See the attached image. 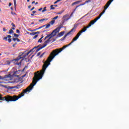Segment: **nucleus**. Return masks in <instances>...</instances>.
I'll list each match as a JSON object with an SVG mask.
<instances>
[{
  "mask_svg": "<svg viewBox=\"0 0 129 129\" xmlns=\"http://www.w3.org/2000/svg\"><path fill=\"white\" fill-rule=\"evenodd\" d=\"M45 71H46V69H45L44 67L42 66V70L40 71V72L35 75L33 79V84H30V85L28 86L26 89L23 90L22 92L20 93L18 96H11V101H17V100L19 99V98H21V97L24 96V95H25V93H27V92H30L31 90H32V89H33L34 88V86L36 85L37 82H38L40 79H42V78L45 73Z\"/></svg>",
  "mask_w": 129,
  "mask_h": 129,
  "instance_id": "f257e3e1",
  "label": "nucleus"
},
{
  "mask_svg": "<svg viewBox=\"0 0 129 129\" xmlns=\"http://www.w3.org/2000/svg\"><path fill=\"white\" fill-rule=\"evenodd\" d=\"M73 43H74V42L72 40V42L69 44L64 45L60 48H57L52 50V51L50 53L49 56L47 58V59L44 62V64L42 66L43 67V68H44V70L47 69V68H48V66L51 64V62L52 60H53V59L55 58V56H57V55H58L59 53H61V52H62L64 50V49L67 48V47H69V46H70L71 45H72Z\"/></svg>",
  "mask_w": 129,
  "mask_h": 129,
  "instance_id": "f03ea898",
  "label": "nucleus"
},
{
  "mask_svg": "<svg viewBox=\"0 0 129 129\" xmlns=\"http://www.w3.org/2000/svg\"><path fill=\"white\" fill-rule=\"evenodd\" d=\"M35 50H34V49H31L28 53H26V51L24 52H20L19 53V55L15 58L14 60L15 61H16L18 62V61H19V60H21V59H24V58H26L27 56L29 55L31 53V52H34Z\"/></svg>",
  "mask_w": 129,
  "mask_h": 129,
  "instance_id": "7ed1b4c3",
  "label": "nucleus"
},
{
  "mask_svg": "<svg viewBox=\"0 0 129 129\" xmlns=\"http://www.w3.org/2000/svg\"><path fill=\"white\" fill-rule=\"evenodd\" d=\"M0 102L2 101H7V102H10V101H12L11 96L8 95L6 96L3 97L2 94H0Z\"/></svg>",
  "mask_w": 129,
  "mask_h": 129,
  "instance_id": "20e7f679",
  "label": "nucleus"
},
{
  "mask_svg": "<svg viewBox=\"0 0 129 129\" xmlns=\"http://www.w3.org/2000/svg\"><path fill=\"white\" fill-rule=\"evenodd\" d=\"M99 20V17L96 18L94 20L91 21L87 26V28H90L92 25H94L95 23L98 20Z\"/></svg>",
  "mask_w": 129,
  "mask_h": 129,
  "instance_id": "39448f33",
  "label": "nucleus"
},
{
  "mask_svg": "<svg viewBox=\"0 0 129 129\" xmlns=\"http://www.w3.org/2000/svg\"><path fill=\"white\" fill-rule=\"evenodd\" d=\"M77 26H78L77 24H75L74 28L69 32V33H70L71 35H73V33L75 32V29L77 28Z\"/></svg>",
  "mask_w": 129,
  "mask_h": 129,
  "instance_id": "423d86ee",
  "label": "nucleus"
},
{
  "mask_svg": "<svg viewBox=\"0 0 129 129\" xmlns=\"http://www.w3.org/2000/svg\"><path fill=\"white\" fill-rule=\"evenodd\" d=\"M59 32H60V29L57 27L55 29H54L52 32L51 33V34L53 35V34H54L52 35V37H55V36H56L57 35V33H59Z\"/></svg>",
  "mask_w": 129,
  "mask_h": 129,
  "instance_id": "0eeeda50",
  "label": "nucleus"
},
{
  "mask_svg": "<svg viewBox=\"0 0 129 129\" xmlns=\"http://www.w3.org/2000/svg\"><path fill=\"white\" fill-rule=\"evenodd\" d=\"M90 2H91V0L86 1L84 4H80V5L77 6L76 7V8L74 10V11L72 13V15L75 12V11H76V10H77V8H79L80 6H83V5H85V4H88V3H90Z\"/></svg>",
  "mask_w": 129,
  "mask_h": 129,
  "instance_id": "6e6552de",
  "label": "nucleus"
},
{
  "mask_svg": "<svg viewBox=\"0 0 129 129\" xmlns=\"http://www.w3.org/2000/svg\"><path fill=\"white\" fill-rule=\"evenodd\" d=\"M52 37H53V36H50L48 40H47L46 41H45L44 43H43V45L45 46V47L48 45V44H49V43H50L51 42V39L52 38Z\"/></svg>",
  "mask_w": 129,
  "mask_h": 129,
  "instance_id": "1a4fd4ad",
  "label": "nucleus"
},
{
  "mask_svg": "<svg viewBox=\"0 0 129 129\" xmlns=\"http://www.w3.org/2000/svg\"><path fill=\"white\" fill-rule=\"evenodd\" d=\"M65 34V31L60 32L57 35L56 38H60V37H62Z\"/></svg>",
  "mask_w": 129,
  "mask_h": 129,
  "instance_id": "9d476101",
  "label": "nucleus"
},
{
  "mask_svg": "<svg viewBox=\"0 0 129 129\" xmlns=\"http://www.w3.org/2000/svg\"><path fill=\"white\" fill-rule=\"evenodd\" d=\"M70 34H71V33H70V32H68L62 38H61L60 39V41H64V40H65V39H66V37H67V36H69V35H70Z\"/></svg>",
  "mask_w": 129,
  "mask_h": 129,
  "instance_id": "9b49d317",
  "label": "nucleus"
},
{
  "mask_svg": "<svg viewBox=\"0 0 129 129\" xmlns=\"http://www.w3.org/2000/svg\"><path fill=\"white\" fill-rule=\"evenodd\" d=\"M89 28H87V27H84V28L82 29L81 31H79V32L81 34H82V33H84V32H85V31H86V30H87V29H88Z\"/></svg>",
  "mask_w": 129,
  "mask_h": 129,
  "instance_id": "f8f14e48",
  "label": "nucleus"
},
{
  "mask_svg": "<svg viewBox=\"0 0 129 129\" xmlns=\"http://www.w3.org/2000/svg\"><path fill=\"white\" fill-rule=\"evenodd\" d=\"M81 2H82V1H77V2L73 3L72 4V7H74V6H75V5H78V4H79V3H81Z\"/></svg>",
  "mask_w": 129,
  "mask_h": 129,
  "instance_id": "ddd939ff",
  "label": "nucleus"
},
{
  "mask_svg": "<svg viewBox=\"0 0 129 129\" xmlns=\"http://www.w3.org/2000/svg\"><path fill=\"white\" fill-rule=\"evenodd\" d=\"M45 47H46V45H44V44H43L42 46H41L40 47H39L36 49V52H39V51H40V50H41V49H43V48H45Z\"/></svg>",
  "mask_w": 129,
  "mask_h": 129,
  "instance_id": "4468645a",
  "label": "nucleus"
},
{
  "mask_svg": "<svg viewBox=\"0 0 129 129\" xmlns=\"http://www.w3.org/2000/svg\"><path fill=\"white\" fill-rule=\"evenodd\" d=\"M110 5V3H109V2H107L106 5H105V7H104V10H107V8H108V7H109Z\"/></svg>",
  "mask_w": 129,
  "mask_h": 129,
  "instance_id": "2eb2a0df",
  "label": "nucleus"
},
{
  "mask_svg": "<svg viewBox=\"0 0 129 129\" xmlns=\"http://www.w3.org/2000/svg\"><path fill=\"white\" fill-rule=\"evenodd\" d=\"M106 10H105L104 8V10L102 11V12H101L100 15H99V16L98 17V18H99V19H100V18L101 17V16H102V15H103V14H104V13H105V11Z\"/></svg>",
  "mask_w": 129,
  "mask_h": 129,
  "instance_id": "dca6fc26",
  "label": "nucleus"
},
{
  "mask_svg": "<svg viewBox=\"0 0 129 129\" xmlns=\"http://www.w3.org/2000/svg\"><path fill=\"white\" fill-rule=\"evenodd\" d=\"M6 78H8V76L6 75L5 76H0V80H5Z\"/></svg>",
  "mask_w": 129,
  "mask_h": 129,
  "instance_id": "f3484780",
  "label": "nucleus"
},
{
  "mask_svg": "<svg viewBox=\"0 0 129 129\" xmlns=\"http://www.w3.org/2000/svg\"><path fill=\"white\" fill-rule=\"evenodd\" d=\"M50 26H51L50 24H45L44 25H43L42 27L43 28L45 27V29H48V28H50Z\"/></svg>",
  "mask_w": 129,
  "mask_h": 129,
  "instance_id": "a211bd4d",
  "label": "nucleus"
},
{
  "mask_svg": "<svg viewBox=\"0 0 129 129\" xmlns=\"http://www.w3.org/2000/svg\"><path fill=\"white\" fill-rule=\"evenodd\" d=\"M52 35V33H51L50 34H48L47 36H46L44 38V41H45V40H47V39H48V38H49V37H51V35Z\"/></svg>",
  "mask_w": 129,
  "mask_h": 129,
  "instance_id": "6ab92c4d",
  "label": "nucleus"
},
{
  "mask_svg": "<svg viewBox=\"0 0 129 129\" xmlns=\"http://www.w3.org/2000/svg\"><path fill=\"white\" fill-rule=\"evenodd\" d=\"M9 34L10 35H12V34H14V30H13V29H10L9 32Z\"/></svg>",
  "mask_w": 129,
  "mask_h": 129,
  "instance_id": "aec40b11",
  "label": "nucleus"
},
{
  "mask_svg": "<svg viewBox=\"0 0 129 129\" xmlns=\"http://www.w3.org/2000/svg\"><path fill=\"white\" fill-rule=\"evenodd\" d=\"M81 33L79 32L76 35V38H77V39H78V38H79V36H80Z\"/></svg>",
  "mask_w": 129,
  "mask_h": 129,
  "instance_id": "412c9836",
  "label": "nucleus"
},
{
  "mask_svg": "<svg viewBox=\"0 0 129 129\" xmlns=\"http://www.w3.org/2000/svg\"><path fill=\"white\" fill-rule=\"evenodd\" d=\"M41 46H42V44H39V45H38L37 46H35V47H34L33 48H32V49H33V51H34V50H35V49H37V48H39V47H41Z\"/></svg>",
  "mask_w": 129,
  "mask_h": 129,
  "instance_id": "4be33fe9",
  "label": "nucleus"
},
{
  "mask_svg": "<svg viewBox=\"0 0 129 129\" xmlns=\"http://www.w3.org/2000/svg\"><path fill=\"white\" fill-rule=\"evenodd\" d=\"M49 24L50 25H54V24H55V20H52L49 22Z\"/></svg>",
  "mask_w": 129,
  "mask_h": 129,
  "instance_id": "5701e85b",
  "label": "nucleus"
},
{
  "mask_svg": "<svg viewBox=\"0 0 129 129\" xmlns=\"http://www.w3.org/2000/svg\"><path fill=\"white\" fill-rule=\"evenodd\" d=\"M64 10H62L61 11H60L59 12L57 13V15H61V14H62V13H64Z\"/></svg>",
  "mask_w": 129,
  "mask_h": 129,
  "instance_id": "b1692460",
  "label": "nucleus"
},
{
  "mask_svg": "<svg viewBox=\"0 0 129 129\" xmlns=\"http://www.w3.org/2000/svg\"><path fill=\"white\" fill-rule=\"evenodd\" d=\"M43 21H48V19H41L39 20V22H43Z\"/></svg>",
  "mask_w": 129,
  "mask_h": 129,
  "instance_id": "393cba45",
  "label": "nucleus"
},
{
  "mask_svg": "<svg viewBox=\"0 0 129 129\" xmlns=\"http://www.w3.org/2000/svg\"><path fill=\"white\" fill-rule=\"evenodd\" d=\"M13 2L14 3V7L16 9V7L17 6V0H13Z\"/></svg>",
  "mask_w": 129,
  "mask_h": 129,
  "instance_id": "a878e982",
  "label": "nucleus"
},
{
  "mask_svg": "<svg viewBox=\"0 0 129 129\" xmlns=\"http://www.w3.org/2000/svg\"><path fill=\"white\" fill-rule=\"evenodd\" d=\"M46 9H47V7H45L43 8V10H42V12L44 13L45 12H47V10H46Z\"/></svg>",
  "mask_w": 129,
  "mask_h": 129,
  "instance_id": "bb28decb",
  "label": "nucleus"
},
{
  "mask_svg": "<svg viewBox=\"0 0 129 129\" xmlns=\"http://www.w3.org/2000/svg\"><path fill=\"white\" fill-rule=\"evenodd\" d=\"M45 53H46V52H43L41 55H40V56H39V58H42V57L44 56V55H45Z\"/></svg>",
  "mask_w": 129,
  "mask_h": 129,
  "instance_id": "cd10ccee",
  "label": "nucleus"
},
{
  "mask_svg": "<svg viewBox=\"0 0 129 129\" xmlns=\"http://www.w3.org/2000/svg\"><path fill=\"white\" fill-rule=\"evenodd\" d=\"M78 38H77L76 36L73 39L72 41H74V42H75V41H77V39Z\"/></svg>",
  "mask_w": 129,
  "mask_h": 129,
  "instance_id": "c85d7f7f",
  "label": "nucleus"
},
{
  "mask_svg": "<svg viewBox=\"0 0 129 129\" xmlns=\"http://www.w3.org/2000/svg\"><path fill=\"white\" fill-rule=\"evenodd\" d=\"M59 30L61 28H65V27H63V25H60L58 27H57Z\"/></svg>",
  "mask_w": 129,
  "mask_h": 129,
  "instance_id": "c756f323",
  "label": "nucleus"
},
{
  "mask_svg": "<svg viewBox=\"0 0 129 129\" xmlns=\"http://www.w3.org/2000/svg\"><path fill=\"white\" fill-rule=\"evenodd\" d=\"M53 7H54V6L51 5L50 6V10H55V8Z\"/></svg>",
  "mask_w": 129,
  "mask_h": 129,
  "instance_id": "7c9ffc66",
  "label": "nucleus"
},
{
  "mask_svg": "<svg viewBox=\"0 0 129 129\" xmlns=\"http://www.w3.org/2000/svg\"><path fill=\"white\" fill-rule=\"evenodd\" d=\"M53 7H54V6L51 5L50 6V10H55V8Z\"/></svg>",
  "mask_w": 129,
  "mask_h": 129,
  "instance_id": "2f4dec72",
  "label": "nucleus"
},
{
  "mask_svg": "<svg viewBox=\"0 0 129 129\" xmlns=\"http://www.w3.org/2000/svg\"><path fill=\"white\" fill-rule=\"evenodd\" d=\"M43 38H42L41 37L38 40V43H42V39Z\"/></svg>",
  "mask_w": 129,
  "mask_h": 129,
  "instance_id": "473e14b6",
  "label": "nucleus"
},
{
  "mask_svg": "<svg viewBox=\"0 0 129 129\" xmlns=\"http://www.w3.org/2000/svg\"><path fill=\"white\" fill-rule=\"evenodd\" d=\"M39 37V35L37 34L33 37V39H37Z\"/></svg>",
  "mask_w": 129,
  "mask_h": 129,
  "instance_id": "72a5a7b5",
  "label": "nucleus"
},
{
  "mask_svg": "<svg viewBox=\"0 0 129 129\" xmlns=\"http://www.w3.org/2000/svg\"><path fill=\"white\" fill-rule=\"evenodd\" d=\"M59 2H61V0H57L56 2L54 3V4L56 5V4H57L58 3H59Z\"/></svg>",
  "mask_w": 129,
  "mask_h": 129,
  "instance_id": "f704fd0d",
  "label": "nucleus"
},
{
  "mask_svg": "<svg viewBox=\"0 0 129 129\" xmlns=\"http://www.w3.org/2000/svg\"><path fill=\"white\" fill-rule=\"evenodd\" d=\"M7 65H10L11 64V61L10 60H7Z\"/></svg>",
  "mask_w": 129,
  "mask_h": 129,
  "instance_id": "c9c22d12",
  "label": "nucleus"
},
{
  "mask_svg": "<svg viewBox=\"0 0 129 129\" xmlns=\"http://www.w3.org/2000/svg\"><path fill=\"white\" fill-rule=\"evenodd\" d=\"M14 37H16V38H19V34H17L16 33L14 34Z\"/></svg>",
  "mask_w": 129,
  "mask_h": 129,
  "instance_id": "e433bc0d",
  "label": "nucleus"
},
{
  "mask_svg": "<svg viewBox=\"0 0 129 129\" xmlns=\"http://www.w3.org/2000/svg\"><path fill=\"white\" fill-rule=\"evenodd\" d=\"M30 35H31V36H35V35H36L35 32H32L30 33Z\"/></svg>",
  "mask_w": 129,
  "mask_h": 129,
  "instance_id": "4c0bfd02",
  "label": "nucleus"
},
{
  "mask_svg": "<svg viewBox=\"0 0 129 129\" xmlns=\"http://www.w3.org/2000/svg\"><path fill=\"white\" fill-rule=\"evenodd\" d=\"M42 52H39L37 54V56L39 57V56H40V55H41Z\"/></svg>",
  "mask_w": 129,
  "mask_h": 129,
  "instance_id": "58836bf2",
  "label": "nucleus"
},
{
  "mask_svg": "<svg viewBox=\"0 0 129 129\" xmlns=\"http://www.w3.org/2000/svg\"><path fill=\"white\" fill-rule=\"evenodd\" d=\"M8 36H6L3 38V40H6V41H8Z\"/></svg>",
  "mask_w": 129,
  "mask_h": 129,
  "instance_id": "ea45409f",
  "label": "nucleus"
},
{
  "mask_svg": "<svg viewBox=\"0 0 129 129\" xmlns=\"http://www.w3.org/2000/svg\"><path fill=\"white\" fill-rule=\"evenodd\" d=\"M57 19H58V16H55V17L52 18V20H57Z\"/></svg>",
  "mask_w": 129,
  "mask_h": 129,
  "instance_id": "a19ab883",
  "label": "nucleus"
},
{
  "mask_svg": "<svg viewBox=\"0 0 129 129\" xmlns=\"http://www.w3.org/2000/svg\"><path fill=\"white\" fill-rule=\"evenodd\" d=\"M11 25L13 28H16V25H15V24L12 23Z\"/></svg>",
  "mask_w": 129,
  "mask_h": 129,
  "instance_id": "79ce46f5",
  "label": "nucleus"
},
{
  "mask_svg": "<svg viewBox=\"0 0 129 129\" xmlns=\"http://www.w3.org/2000/svg\"><path fill=\"white\" fill-rule=\"evenodd\" d=\"M16 33H17V34H20V30L19 29H17Z\"/></svg>",
  "mask_w": 129,
  "mask_h": 129,
  "instance_id": "37998d69",
  "label": "nucleus"
},
{
  "mask_svg": "<svg viewBox=\"0 0 129 129\" xmlns=\"http://www.w3.org/2000/svg\"><path fill=\"white\" fill-rule=\"evenodd\" d=\"M8 42H9V43H11V42H12V39L9 38L8 40Z\"/></svg>",
  "mask_w": 129,
  "mask_h": 129,
  "instance_id": "c03bdc74",
  "label": "nucleus"
},
{
  "mask_svg": "<svg viewBox=\"0 0 129 129\" xmlns=\"http://www.w3.org/2000/svg\"><path fill=\"white\" fill-rule=\"evenodd\" d=\"M25 61H26V62H29V61H30V59H28V58H25Z\"/></svg>",
  "mask_w": 129,
  "mask_h": 129,
  "instance_id": "a18cd8bd",
  "label": "nucleus"
},
{
  "mask_svg": "<svg viewBox=\"0 0 129 129\" xmlns=\"http://www.w3.org/2000/svg\"><path fill=\"white\" fill-rule=\"evenodd\" d=\"M112 2H113V0H109L108 2L110 4H111V3H112Z\"/></svg>",
  "mask_w": 129,
  "mask_h": 129,
  "instance_id": "49530a36",
  "label": "nucleus"
},
{
  "mask_svg": "<svg viewBox=\"0 0 129 129\" xmlns=\"http://www.w3.org/2000/svg\"><path fill=\"white\" fill-rule=\"evenodd\" d=\"M3 31L4 32H7V29H6V28H3Z\"/></svg>",
  "mask_w": 129,
  "mask_h": 129,
  "instance_id": "de8ad7c7",
  "label": "nucleus"
},
{
  "mask_svg": "<svg viewBox=\"0 0 129 129\" xmlns=\"http://www.w3.org/2000/svg\"><path fill=\"white\" fill-rule=\"evenodd\" d=\"M18 72H19V71H16V72H14V75H15V74H18L19 73H18Z\"/></svg>",
  "mask_w": 129,
  "mask_h": 129,
  "instance_id": "09e8293b",
  "label": "nucleus"
},
{
  "mask_svg": "<svg viewBox=\"0 0 129 129\" xmlns=\"http://www.w3.org/2000/svg\"><path fill=\"white\" fill-rule=\"evenodd\" d=\"M16 41H17V42H20L21 40H20V39L19 38H16Z\"/></svg>",
  "mask_w": 129,
  "mask_h": 129,
  "instance_id": "8fccbe9b",
  "label": "nucleus"
},
{
  "mask_svg": "<svg viewBox=\"0 0 129 129\" xmlns=\"http://www.w3.org/2000/svg\"><path fill=\"white\" fill-rule=\"evenodd\" d=\"M0 86H2V87H7L6 86L4 85H2L0 84Z\"/></svg>",
  "mask_w": 129,
  "mask_h": 129,
  "instance_id": "3c124183",
  "label": "nucleus"
},
{
  "mask_svg": "<svg viewBox=\"0 0 129 129\" xmlns=\"http://www.w3.org/2000/svg\"><path fill=\"white\" fill-rule=\"evenodd\" d=\"M13 41H14V42H16V41H17V38H13Z\"/></svg>",
  "mask_w": 129,
  "mask_h": 129,
  "instance_id": "603ef678",
  "label": "nucleus"
},
{
  "mask_svg": "<svg viewBox=\"0 0 129 129\" xmlns=\"http://www.w3.org/2000/svg\"><path fill=\"white\" fill-rule=\"evenodd\" d=\"M28 31H30V32H35L34 29L33 30L29 29L28 30Z\"/></svg>",
  "mask_w": 129,
  "mask_h": 129,
  "instance_id": "864d4df0",
  "label": "nucleus"
},
{
  "mask_svg": "<svg viewBox=\"0 0 129 129\" xmlns=\"http://www.w3.org/2000/svg\"><path fill=\"white\" fill-rule=\"evenodd\" d=\"M11 14H12V15H17V14H16V13H14L13 12H11Z\"/></svg>",
  "mask_w": 129,
  "mask_h": 129,
  "instance_id": "5fc2aeb1",
  "label": "nucleus"
},
{
  "mask_svg": "<svg viewBox=\"0 0 129 129\" xmlns=\"http://www.w3.org/2000/svg\"><path fill=\"white\" fill-rule=\"evenodd\" d=\"M16 45H17V43H16L15 44H13V47L14 48H15V47H16Z\"/></svg>",
  "mask_w": 129,
  "mask_h": 129,
  "instance_id": "6e6d98bb",
  "label": "nucleus"
},
{
  "mask_svg": "<svg viewBox=\"0 0 129 129\" xmlns=\"http://www.w3.org/2000/svg\"><path fill=\"white\" fill-rule=\"evenodd\" d=\"M27 76V74H25L24 75L22 76V78H24V77H26Z\"/></svg>",
  "mask_w": 129,
  "mask_h": 129,
  "instance_id": "4d7b16f0",
  "label": "nucleus"
},
{
  "mask_svg": "<svg viewBox=\"0 0 129 129\" xmlns=\"http://www.w3.org/2000/svg\"><path fill=\"white\" fill-rule=\"evenodd\" d=\"M7 37L8 38H12V36L11 35H7Z\"/></svg>",
  "mask_w": 129,
  "mask_h": 129,
  "instance_id": "13d9d810",
  "label": "nucleus"
},
{
  "mask_svg": "<svg viewBox=\"0 0 129 129\" xmlns=\"http://www.w3.org/2000/svg\"><path fill=\"white\" fill-rule=\"evenodd\" d=\"M35 33V35H37V34H39L40 33V32L39 31H37V32H36Z\"/></svg>",
  "mask_w": 129,
  "mask_h": 129,
  "instance_id": "bf43d9fd",
  "label": "nucleus"
},
{
  "mask_svg": "<svg viewBox=\"0 0 129 129\" xmlns=\"http://www.w3.org/2000/svg\"><path fill=\"white\" fill-rule=\"evenodd\" d=\"M52 6H53V7H55V8H57L58 7L57 5H52Z\"/></svg>",
  "mask_w": 129,
  "mask_h": 129,
  "instance_id": "052dcab7",
  "label": "nucleus"
},
{
  "mask_svg": "<svg viewBox=\"0 0 129 129\" xmlns=\"http://www.w3.org/2000/svg\"><path fill=\"white\" fill-rule=\"evenodd\" d=\"M33 10H35V7H33L30 11H33Z\"/></svg>",
  "mask_w": 129,
  "mask_h": 129,
  "instance_id": "680f3d73",
  "label": "nucleus"
},
{
  "mask_svg": "<svg viewBox=\"0 0 129 129\" xmlns=\"http://www.w3.org/2000/svg\"><path fill=\"white\" fill-rule=\"evenodd\" d=\"M42 10H43V8H41L38 9V11H42Z\"/></svg>",
  "mask_w": 129,
  "mask_h": 129,
  "instance_id": "e2e57ef3",
  "label": "nucleus"
},
{
  "mask_svg": "<svg viewBox=\"0 0 129 129\" xmlns=\"http://www.w3.org/2000/svg\"><path fill=\"white\" fill-rule=\"evenodd\" d=\"M31 8H32V6L29 5V6H28V8H29V9H31Z\"/></svg>",
  "mask_w": 129,
  "mask_h": 129,
  "instance_id": "0e129e2a",
  "label": "nucleus"
},
{
  "mask_svg": "<svg viewBox=\"0 0 129 129\" xmlns=\"http://www.w3.org/2000/svg\"><path fill=\"white\" fill-rule=\"evenodd\" d=\"M32 13H33V14H36V11H33Z\"/></svg>",
  "mask_w": 129,
  "mask_h": 129,
  "instance_id": "69168bd1",
  "label": "nucleus"
},
{
  "mask_svg": "<svg viewBox=\"0 0 129 129\" xmlns=\"http://www.w3.org/2000/svg\"><path fill=\"white\" fill-rule=\"evenodd\" d=\"M11 6H12V3H9V7H11Z\"/></svg>",
  "mask_w": 129,
  "mask_h": 129,
  "instance_id": "338daca9",
  "label": "nucleus"
},
{
  "mask_svg": "<svg viewBox=\"0 0 129 129\" xmlns=\"http://www.w3.org/2000/svg\"><path fill=\"white\" fill-rule=\"evenodd\" d=\"M34 32L35 31H37V30H39L38 28H36V29H34Z\"/></svg>",
  "mask_w": 129,
  "mask_h": 129,
  "instance_id": "774afa93",
  "label": "nucleus"
}]
</instances>
